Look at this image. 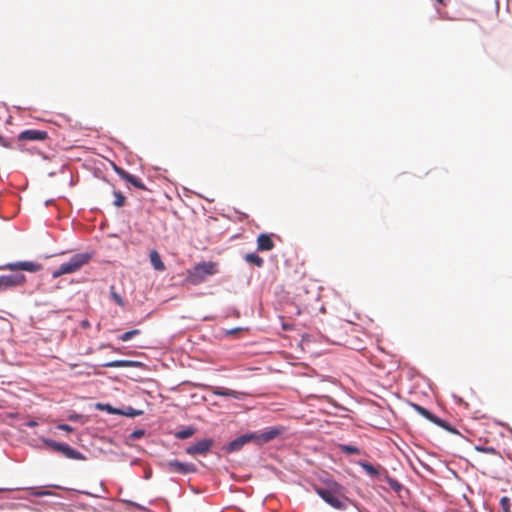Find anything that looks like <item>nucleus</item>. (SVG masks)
Returning <instances> with one entry per match:
<instances>
[{
	"label": "nucleus",
	"mask_w": 512,
	"mask_h": 512,
	"mask_svg": "<svg viewBox=\"0 0 512 512\" xmlns=\"http://www.w3.org/2000/svg\"><path fill=\"white\" fill-rule=\"evenodd\" d=\"M218 273V264L216 262L208 261L195 265L187 271L186 281L192 285H199L206 281L209 276Z\"/></svg>",
	"instance_id": "f257e3e1"
},
{
	"label": "nucleus",
	"mask_w": 512,
	"mask_h": 512,
	"mask_svg": "<svg viewBox=\"0 0 512 512\" xmlns=\"http://www.w3.org/2000/svg\"><path fill=\"white\" fill-rule=\"evenodd\" d=\"M90 253H78L73 255L68 262L62 263L56 270L52 272L53 278H58L64 274H71L79 271L84 265L91 260Z\"/></svg>",
	"instance_id": "f03ea898"
},
{
	"label": "nucleus",
	"mask_w": 512,
	"mask_h": 512,
	"mask_svg": "<svg viewBox=\"0 0 512 512\" xmlns=\"http://www.w3.org/2000/svg\"><path fill=\"white\" fill-rule=\"evenodd\" d=\"M283 432L282 427H271L268 428L262 432H252L245 434L247 438V442H253L256 445H263L265 443H268L275 438H277L279 435H281Z\"/></svg>",
	"instance_id": "7ed1b4c3"
},
{
	"label": "nucleus",
	"mask_w": 512,
	"mask_h": 512,
	"mask_svg": "<svg viewBox=\"0 0 512 512\" xmlns=\"http://www.w3.org/2000/svg\"><path fill=\"white\" fill-rule=\"evenodd\" d=\"M354 464L358 465L362 473L368 476L371 481L380 480L383 473H386V469L383 466L366 459H354Z\"/></svg>",
	"instance_id": "20e7f679"
},
{
	"label": "nucleus",
	"mask_w": 512,
	"mask_h": 512,
	"mask_svg": "<svg viewBox=\"0 0 512 512\" xmlns=\"http://www.w3.org/2000/svg\"><path fill=\"white\" fill-rule=\"evenodd\" d=\"M412 408L418 413L420 414L421 416H423L424 418H426L427 420L431 421L432 423L436 424L437 426L445 429L446 431L452 433V434H459V432L457 431V429H455L454 427H452L449 423H447L446 421L440 419L439 417H437L436 415L432 414L428 409L422 407L421 405L419 404H415V403H412L411 404Z\"/></svg>",
	"instance_id": "39448f33"
},
{
	"label": "nucleus",
	"mask_w": 512,
	"mask_h": 512,
	"mask_svg": "<svg viewBox=\"0 0 512 512\" xmlns=\"http://www.w3.org/2000/svg\"><path fill=\"white\" fill-rule=\"evenodd\" d=\"M26 278L23 274H12L0 276V292H3L9 288L23 285Z\"/></svg>",
	"instance_id": "423d86ee"
},
{
	"label": "nucleus",
	"mask_w": 512,
	"mask_h": 512,
	"mask_svg": "<svg viewBox=\"0 0 512 512\" xmlns=\"http://www.w3.org/2000/svg\"><path fill=\"white\" fill-rule=\"evenodd\" d=\"M318 495L326 501L328 504H330L332 507L341 509L345 508L346 505L342 502V500L338 497L336 492L330 490V489H323L318 488L317 490Z\"/></svg>",
	"instance_id": "0eeeda50"
},
{
	"label": "nucleus",
	"mask_w": 512,
	"mask_h": 512,
	"mask_svg": "<svg viewBox=\"0 0 512 512\" xmlns=\"http://www.w3.org/2000/svg\"><path fill=\"white\" fill-rule=\"evenodd\" d=\"M212 439H203L186 448V453L191 456L205 455L213 446Z\"/></svg>",
	"instance_id": "6e6552de"
},
{
	"label": "nucleus",
	"mask_w": 512,
	"mask_h": 512,
	"mask_svg": "<svg viewBox=\"0 0 512 512\" xmlns=\"http://www.w3.org/2000/svg\"><path fill=\"white\" fill-rule=\"evenodd\" d=\"M166 468L170 472L179 474H189L196 471L194 464L184 463L178 460H170L166 463Z\"/></svg>",
	"instance_id": "1a4fd4ad"
},
{
	"label": "nucleus",
	"mask_w": 512,
	"mask_h": 512,
	"mask_svg": "<svg viewBox=\"0 0 512 512\" xmlns=\"http://www.w3.org/2000/svg\"><path fill=\"white\" fill-rule=\"evenodd\" d=\"M114 170L117 173V175L124 181L132 184L134 187L138 189L147 190V187L144 185L140 178L128 173L127 171L116 165H114Z\"/></svg>",
	"instance_id": "9d476101"
},
{
	"label": "nucleus",
	"mask_w": 512,
	"mask_h": 512,
	"mask_svg": "<svg viewBox=\"0 0 512 512\" xmlns=\"http://www.w3.org/2000/svg\"><path fill=\"white\" fill-rule=\"evenodd\" d=\"M3 269H8L11 271L24 270L28 272H37L41 269V265L31 261H23L16 263H8L3 266Z\"/></svg>",
	"instance_id": "9b49d317"
},
{
	"label": "nucleus",
	"mask_w": 512,
	"mask_h": 512,
	"mask_svg": "<svg viewBox=\"0 0 512 512\" xmlns=\"http://www.w3.org/2000/svg\"><path fill=\"white\" fill-rule=\"evenodd\" d=\"M48 138V133L43 130L29 129L21 132L18 136L20 141H44Z\"/></svg>",
	"instance_id": "f8f14e48"
},
{
	"label": "nucleus",
	"mask_w": 512,
	"mask_h": 512,
	"mask_svg": "<svg viewBox=\"0 0 512 512\" xmlns=\"http://www.w3.org/2000/svg\"><path fill=\"white\" fill-rule=\"evenodd\" d=\"M207 390L216 396L232 397V398H236V399H239L240 395H241L240 392L230 390V389H227L224 387H219V386H208Z\"/></svg>",
	"instance_id": "ddd939ff"
},
{
	"label": "nucleus",
	"mask_w": 512,
	"mask_h": 512,
	"mask_svg": "<svg viewBox=\"0 0 512 512\" xmlns=\"http://www.w3.org/2000/svg\"><path fill=\"white\" fill-rule=\"evenodd\" d=\"M275 247L270 235L262 233L257 237V249L259 251H271Z\"/></svg>",
	"instance_id": "4468645a"
},
{
	"label": "nucleus",
	"mask_w": 512,
	"mask_h": 512,
	"mask_svg": "<svg viewBox=\"0 0 512 512\" xmlns=\"http://www.w3.org/2000/svg\"><path fill=\"white\" fill-rule=\"evenodd\" d=\"M247 438H246V435H241L239 437H237L236 439H234L233 441H231L226 447H225V450L229 453H232V452H237L239 450L242 449V447L247 444Z\"/></svg>",
	"instance_id": "2eb2a0df"
},
{
	"label": "nucleus",
	"mask_w": 512,
	"mask_h": 512,
	"mask_svg": "<svg viewBox=\"0 0 512 512\" xmlns=\"http://www.w3.org/2000/svg\"><path fill=\"white\" fill-rule=\"evenodd\" d=\"M140 365L139 362L130 361V360H114L107 363L102 364V367L105 368H121V367H135Z\"/></svg>",
	"instance_id": "dca6fc26"
},
{
	"label": "nucleus",
	"mask_w": 512,
	"mask_h": 512,
	"mask_svg": "<svg viewBox=\"0 0 512 512\" xmlns=\"http://www.w3.org/2000/svg\"><path fill=\"white\" fill-rule=\"evenodd\" d=\"M149 256L151 265L155 270L164 271L166 269L165 264L161 260L160 254L156 250H151Z\"/></svg>",
	"instance_id": "f3484780"
},
{
	"label": "nucleus",
	"mask_w": 512,
	"mask_h": 512,
	"mask_svg": "<svg viewBox=\"0 0 512 512\" xmlns=\"http://www.w3.org/2000/svg\"><path fill=\"white\" fill-rule=\"evenodd\" d=\"M61 453L69 458V459H75V460H83L84 456L77 450L73 449L67 444H64L63 449L61 450Z\"/></svg>",
	"instance_id": "a211bd4d"
},
{
	"label": "nucleus",
	"mask_w": 512,
	"mask_h": 512,
	"mask_svg": "<svg viewBox=\"0 0 512 512\" xmlns=\"http://www.w3.org/2000/svg\"><path fill=\"white\" fill-rule=\"evenodd\" d=\"M245 261L251 264H254L257 267H262L264 265V260L256 253H248L244 257Z\"/></svg>",
	"instance_id": "6ab92c4d"
},
{
	"label": "nucleus",
	"mask_w": 512,
	"mask_h": 512,
	"mask_svg": "<svg viewBox=\"0 0 512 512\" xmlns=\"http://www.w3.org/2000/svg\"><path fill=\"white\" fill-rule=\"evenodd\" d=\"M194 433H195V429L192 427H188L186 429L176 432L175 436L178 439H187V438L191 437Z\"/></svg>",
	"instance_id": "aec40b11"
},
{
	"label": "nucleus",
	"mask_w": 512,
	"mask_h": 512,
	"mask_svg": "<svg viewBox=\"0 0 512 512\" xmlns=\"http://www.w3.org/2000/svg\"><path fill=\"white\" fill-rule=\"evenodd\" d=\"M141 331L139 329H133L130 331L125 332L121 336H119V339L123 342H127L130 339H132L134 336L139 335Z\"/></svg>",
	"instance_id": "412c9836"
},
{
	"label": "nucleus",
	"mask_w": 512,
	"mask_h": 512,
	"mask_svg": "<svg viewBox=\"0 0 512 512\" xmlns=\"http://www.w3.org/2000/svg\"><path fill=\"white\" fill-rule=\"evenodd\" d=\"M110 295H111V298L121 307L124 306V301H123V298L116 292L115 290V287L114 286H111L110 287Z\"/></svg>",
	"instance_id": "4be33fe9"
},
{
	"label": "nucleus",
	"mask_w": 512,
	"mask_h": 512,
	"mask_svg": "<svg viewBox=\"0 0 512 512\" xmlns=\"http://www.w3.org/2000/svg\"><path fill=\"white\" fill-rule=\"evenodd\" d=\"M45 444L48 445L54 451H57V452H60V453H61V450L63 449V446H64V443H58V442L53 441V440H46Z\"/></svg>",
	"instance_id": "5701e85b"
},
{
	"label": "nucleus",
	"mask_w": 512,
	"mask_h": 512,
	"mask_svg": "<svg viewBox=\"0 0 512 512\" xmlns=\"http://www.w3.org/2000/svg\"><path fill=\"white\" fill-rule=\"evenodd\" d=\"M115 200L114 205L117 207H122L125 203V196L121 192H114Z\"/></svg>",
	"instance_id": "b1692460"
},
{
	"label": "nucleus",
	"mask_w": 512,
	"mask_h": 512,
	"mask_svg": "<svg viewBox=\"0 0 512 512\" xmlns=\"http://www.w3.org/2000/svg\"><path fill=\"white\" fill-rule=\"evenodd\" d=\"M383 475L385 476L388 484L390 485V487L395 490V491H398L400 490L401 488V485L394 479L390 478L388 475H387V472L386 473H383Z\"/></svg>",
	"instance_id": "393cba45"
},
{
	"label": "nucleus",
	"mask_w": 512,
	"mask_h": 512,
	"mask_svg": "<svg viewBox=\"0 0 512 512\" xmlns=\"http://www.w3.org/2000/svg\"><path fill=\"white\" fill-rule=\"evenodd\" d=\"M500 504H501L503 512H511L510 511L511 502L508 497H506V496L502 497L500 500Z\"/></svg>",
	"instance_id": "a878e982"
},
{
	"label": "nucleus",
	"mask_w": 512,
	"mask_h": 512,
	"mask_svg": "<svg viewBox=\"0 0 512 512\" xmlns=\"http://www.w3.org/2000/svg\"><path fill=\"white\" fill-rule=\"evenodd\" d=\"M476 449L484 453L497 454V451L493 447H476Z\"/></svg>",
	"instance_id": "bb28decb"
},
{
	"label": "nucleus",
	"mask_w": 512,
	"mask_h": 512,
	"mask_svg": "<svg viewBox=\"0 0 512 512\" xmlns=\"http://www.w3.org/2000/svg\"><path fill=\"white\" fill-rule=\"evenodd\" d=\"M57 428L59 430H63V431H66V432H72L73 431V428L71 426L67 425V424H59L57 426Z\"/></svg>",
	"instance_id": "cd10ccee"
},
{
	"label": "nucleus",
	"mask_w": 512,
	"mask_h": 512,
	"mask_svg": "<svg viewBox=\"0 0 512 512\" xmlns=\"http://www.w3.org/2000/svg\"><path fill=\"white\" fill-rule=\"evenodd\" d=\"M0 144L4 147H7L9 148L10 147V144L3 138L0 136Z\"/></svg>",
	"instance_id": "c85d7f7f"
},
{
	"label": "nucleus",
	"mask_w": 512,
	"mask_h": 512,
	"mask_svg": "<svg viewBox=\"0 0 512 512\" xmlns=\"http://www.w3.org/2000/svg\"><path fill=\"white\" fill-rule=\"evenodd\" d=\"M143 433H144L143 431L138 430V431L133 432L132 436L134 438H140L143 435Z\"/></svg>",
	"instance_id": "c756f323"
},
{
	"label": "nucleus",
	"mask_w": 512,
	"mask_h": 512,
	"mask_svg": "<svg viewBox=\"0 0 512 512\" xmlns=\"http://www.w3.org/2000/svg\"><path fill=\"white\" fill-rule=\"evenodd\" d=\"M50 493L47 492V491H44V492H36L34 493V495H37V496H42V495H49Z\"/></svg>",
	"instance_id": "7c9ffc66"
},
{
	"label": "nucleus",
	"mask_w": 512,
	"mask_h": 512,
	"mask_svg": "<svg viewBox=\"0 0 512 512\" xmlns=\"http://www.w3.org/2000/svg\"><path fill=\"white\" fill-rule=\"evenodd\" d=\"M344 451L347 453H352V446H345Z\"/></svg>",
	"instance_id": "2f4dec72"
},
{
	"label": "nucleus",
	"mask_w": 512,
	"mask_h": 512,
	"mask_svg": "<svg viewBox=\"0 0 512 512\" xmlns=\"http://www.w3.org/2000/svg\"><path fill=\"white\" fill-rule=\"evenodd\" d=\"M109 412H114V409L110 405L105 406Z\"/></svg>",
	"instance_id": "473e14b6"
},
{
	"label": "nucleus",
	"mask_w": 512,
	"mask_h": 512,
	"mask_svg": "<svg viewBox=\"0 0 512 512\" xmlns=\"http://www.w3.org/2000/svg\"><path fill=\"white\" fill-rule=\"evenodd\" d=\"M353 452H354V455H355V454H358V453H359V450H358L357 448H355V447H354Z\"/></svg>",
	"instance_id": "72a5a7b5"
},
{
	"label": "nucleus",
	"mask_w": 512,
	"mask_h": 512,
	"mask_svg": "<svg viewBox=\"0 0 512 512\" xmlns=\"http://www.w3.org/2000/svg\"><path fill=\"white\" fill-rule=\"evenodd\" d=\"M6 490H7V489L0 488V492H2V491H6Z\"/></svg>",
	"instance_id": "f704fd0d"
},
{
	"label": "nucleus",
	"mask_w": 512,
	"mask_h": 512,
	"mask_svg": "<svg viewBox=\"0 0 512 512\" xmlns=\"http://www.w3.org/2000/svg\"><path fill=\"white\" fill-rule=\"evenodd\" d=\"M438 2L442 3L443 0H437Z\"/></svg>",
	"instance_id": "c9c22d12"
}]
</instances>
